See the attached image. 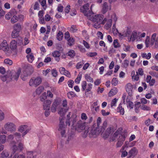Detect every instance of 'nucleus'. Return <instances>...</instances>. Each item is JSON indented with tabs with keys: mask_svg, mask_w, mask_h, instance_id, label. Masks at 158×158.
I'll return each mask as SVG.
<instances>
[{
	"mask_svg": "<svg viewBox=\"0 0 158 158\" xmlns=\"http://www.w3.org/2000/svg\"><path fill=\"white\" fill-rule=\"evenodd\" d=\"M47 98V96L45 92L43 93L42 95L40 97V100L42 102H43Z\"/></svg>",
	"mask_w": 158,
	"mask_h": 158,
	"instance_id": "obj_44",
	"label": "nucleus"
},
{
	"mask_svg": "<svg viewBox=\"0 0 158 158\" xmlns=\"http://www.w3.org/2000/svg\"><path fill=\"white\" fill-rule=\"evenodd\" d=\"M26 57L28 61L31 63H32L34 60V57L33 53H31L30 54L27 55Z\"/></svg>",
	"mask_w": 158,
	"mask_h": 158,
	"instance_id": "obj_22",
	"label": "nucleus"
},
{
	"mask_svg": "<svg viewBox=\"0 0 158 158\" xmlns=\"http://www.w3.org/2000/svg\"><path fill=\"white\" fill-rule=\"evenodd\" d=\"M0 47L4 51H7L8 50L9 47L6 40H3L0 45Z\"/></svg>",
	"mask_w": 158,
	"mask_h": 158,
	"instance_id": "obj_9",
	"label": "nucleus"
},
{
	"mask_svg": "<svg viewBox=\"0 0 158 158\" xmlns=\"http://www.w3.org/2000/svg\"><path fill=\"white\" fill-rule=\"evenodd\" d=\"M81 75H80V76L79 77H78L76 78L74 80L75 82L77 84L79 83H80L81 78Z\"/></svg>",
	"mask_w": 158,
	"mask_h": 158,
	"instance_id": "obj_61",
	"label": "nucleus"
},
{
	"mask_svg": "<svg viewBox=\"0 0 158 158\" xmlns=\"http://www.w3.org/2000/svg\"><path fill=\"white\" fill-rule=\"evenodd\" d=\"M132 78L133 80L135 81H138L139 80V77L138 72H136V74H134L132 77Z\"/></svg>",
	"mask_w": 158,
	"mask_h": 158,
	"instance_id": "obj_52",
	"label": "nucleus"
},
{
	"mask_svg": "<svg viewBox=\"0 0 158 158\" xmlns=\"http://www.w3.org/2000/svg\"><path fill=\"white\" fill-rule=\"evenodd\" d=\"M125 146H122L121 148L120 149V151L121 152V157H125L128 154V153L126 150H124Z\"/></svg>",
	"mask_w": 158,
	"mask_h": 158,
	"instance_id": "obj_26",
	"label": "nucleus"
},
{
	"mask_svg": "<svg viewBox=\"0 0 158 158\" xmlns=\"http://www.w3.org/2000/svg\"><path fill=\"white\" fill-rule=\"evenodd\" d=\"M68 110V109H65L63 107H59L58 110V113L60 116L59 118L60 124L58 130L60 131L62 137L64 136L65 133V126L64 124V116Z\"/></svg>",
	"mask_w": 158,
	"mask_h": 158,
	"instance_id": "obj_2",
	"label": "nucleus"
},
{
	"mask_svg": "<svg viewBox=\"0 0 158 158\" xmlns=\"http://www.w3.org/2000/svg\"><path fill=\"white\" fill-rule=\"evenodd\" d=\"M118 40H114L113 42V45L115 48L120 47L121 46L119 43L118 41Z\"/></svg>",
	"mask_w": 158,
	"mask_h": 158,
	"instance_id": "obj_46",
	"label": "nucleus"
},
{
	"mask_svg": "<svg viewBox=\"0 0 158 158\" xmlns=\"http://www.w3.org/2000/svg\"><path fill=\"white\" fill-rule=\"evenodd\" d=\"M10 75H8V74L4 75L2 77H1V79L3 81L5 82V81H7V82L8 81H10Z\"/></svg>",
	"mask_w": 158,
	"mask_h": 158,
	"instance_id": "obj_34",
	"label": "nucleus"
},
{
	"mask_svg": "<svg viewBox=\"0 0 158 158\" xmlns=\"http://www.w3.org/2000/svg\"><path fill=\"white\" fill-rule=\"evenodd\" d=\"M97 35L98 39L102 40L103 39V36L104 35V34H103L102 33L99 31L98 32Z\"/></svg>",
	"mask_w": 158,
	"mask_h": 158,
	"instance_id": "obj_59",
	"label": "nucleus"
},
{
	"mask_svg": "<svg viewBox=\"0 0 158 158\" xmlns=\"http://www.w3.org/2000/svg\"><path fill=\"white\" fill-rule=\"evenodd\" d=\"M21 25L19 23L15 24L14 27V30L12 33L13 38H16L19 36L20 31L21 29Z\"/></svg>",
	"mask_w": 158,
	"mask_h": 158,
	"instance_id": "obj_4",
	"label": "nucleus"
},
{
	"mask_svg": "<svg viewBox=\"0 0 158 158\" xmlns=\"http://www.w3.org/2000/svg\"><path fill=\"white\" fill-rule=\"evenodd\" d=\"M92 7L93 5H92L90 10L89 4V3H87L81 8V10L85 15L89 19L92 21L94 23L93 25L94 27L96 29L99 28L101 27V24H104L107 20V19L105 18L102 20L104 17L102 14L94 15L92 11Z\"/></svg>",
	"mask_w": 158,
	"mask_h": 158,
	"instance_id": "obj_1",
	"label": "nucleus"
},
{
	"mask_svg": "<svg viewBox=\"0 0 158 158\" xmlns=\"http://www.w3.org/2000/svg\"><path fill=\"white\" fill-rule=\"evenodd\" d=\"M40 3L41 5L43 7V9L44 10H45L47 7V6L46 5V0H42Z\"/></svg>",
	"mask_w": 158,
	"mask_h": 158,
	"instance_id": "obj_53",
	"label": "nucleus"
},
{
	"mask_svg": "<svg viewBox=\"0 0 158 158\" xmlns=\"http://www.w3.org/2000/svg\"><path fill=\"white\" fill-rule=\"evenodd\" d=\"M6 137L5 135H0V143H4L6 140Z\"/></svg>",
	"mask_w": 158,
	"mask_h": 158,
	"instance_id": "obj_31",
	"label": "nucleus"
},
{
	"mask_svg": "<svg viewBox=\"0 0 158 158\" xmlns=\"http://www.w3.org/2000/svg\"><path fill=\"white\" fill-rule=\"evenodd\" d=\"M9 155V154L7 151L3 150L0 154V158H7Z\"/></svg>",
	"mask_w": 158,
	"mask_h": 158,
	"instance_id": "obj_20",
	"label": "nucleus"
},
{
	"mask_svg": "<svg viewBox=\"0 0 158 158\" xmlns=\"http://www.w3.org/2000/svg\"><path fill=\"white\" fill-rule=\"evenodd\" d=\"M68 84L69 87L73 88L74 84V82L73 80H69L68 82Z\"/></svg>",
	"mask_w": 158,
	"mask_h": 158,
	"instance_id": "obj_50",
	"label": "nucleus"
},
{
	"mask_svg": "<svg viewBox=\"0 0 158 158\" xmlns=\"http://www.w3.org/2000/svg\"><path fill=\"white\" fill-rule=\"evenodd\" d=\"M112 24V19H109L107 21L106 23L105 24V28L106 30H108L111 28Z\"/></svg>",
	"mask_w": 158,
	"mask_h": 158,
	"instance_id": "obj_19",
	"label": "nucleus"
},
{
	"mask_svg": "<svg viewBox=\"0 0 158 158\" xmlns=\"http://www.w3.org/2000/svg\"><path fill=\"white\" fill-rule=\"evenodd\" d=\"M87 55L90 57H93L96 56L97 53L96 52H89L87 53Z\"/></svg>",
	"mask_w": 158,
	"mask_h": 158,
	"instance_id": "obj_56",
	"label": "nucleus"
},
{
	"mask_svg": "<svg viewBox=\"0 0 158 158\" xmlns=\"http://www.w3.org/2000/svg\"><path fill=\"white\" fill-rule=\"evenodd\" d=\"M12 16V15L11 13L9 12L6 15L5 18L6 19H9Z\"/></svg>",
	"mask_w": 158,
	"mask_h": 158,
	"instance_id": "obj_64",
	"label": "nucleus"
},
{
	"mask_svg": "<svg viewBox=\"0 0 158 158\" xmlns=\"http://www.w3.org/2000/svg\"><path fill=\"white\" fill-rule=\"evenodd\" d=\"M118 92L117 89L116 88H114L111 89L110 91L109 94L110 96H113L116 94Z\"/></svg>",
	"mask_w": 158,
	"mask_h": 158,
	"instance_id": "obj_30",
	"label": "nucleus"
},
{
	"mask_svg": "<svg viewBox=\"0 0 158 158\" xmlns=\"http://www.w3.org/2000/svg\"><path fill=\"white\" fill-rule=\"evenodd\" d=\"M34 153L33 151H28L27 152V155H28V157H29V158H34Z\"/></svg>",
	"mask_w": 158,
	"mask_h": 158,
	"instance_id": "obj_48",
	"label": "nucleus"
},
{
	"mask_svg": "<svg viewBox=\"0 0 158 158\" xmlns=\"http://www.w3.org/2000/svg\"><path fill=\"white\" fill-rule=\"evenodd\" d=\"M84 62L83 60L80 61L77 63L76 66V68L77 69H80L81 68L83 65L84 64Z\"/></svg>",
	"mask_w": 158,
	"mask_h": 158,
	"instance_id": "obj_37",
	"label": "nucleus"
},
{
	"mask_svg": "<svg viewBox=\"0 0 158 158\" xmlns=\"http://www.w3.org/2000/svg\"><path fill=\"white\" fill-rule=\"evenodd\" d=\"M118 81L116 78H114L111 81L112 85L114 86H116L118 84Z\"/></svg>",
	"mask_w": 158,
	"mask_h": 158,
	"instance_id": "obj_49",
	"label": "nucleus"
},
{
	"mask_svg": "<svg viewBox=\"0 0 158 158\" xmlns=\"http://www.w3.org/2000/svg\"><path fill=\"white\" fill-rule=\"evenodd\" d=\"M4 118V114L1 110H0V121H2Z\"/></svg>",
	"mask_w": 158,
	"mask_h": 158,
	"instance_id": "obj_63",
	"label": "nucleus"
},
{
	"mask_svg": "<svg viewBox=\"0 0 158 158\" xmlns=\"http://www.w3.org/2000/svg\"><path fill=\"white\" fill-rule=\"evenodd\" d=\"M52 55L55 58V60L59 62L60 60V53L59 51H54L52 53Z\"/></svg>",
	"mask_w": 158,
	"mask_h": 158,
	"instance_id": "obj_15",
	"label": "nucleus"
},
{
	"mask_svg": "<svg viewBox=\"0 0 158 158\" xmlns=\"http://www.w3.org/2000/svg\"><path fill=\"white\" fill-rule=\"evenodd\" d=\"M117 101V99L116 98L113 99L111 102V107H113V106H116V103Z\"/></svg>",
	"mask_w": 158,
	"mask_h": 158,
	"instance_id": "obj_47",
	"label": "nucleus"
},
{
	"mask_svg": "<svg viewBox=\"0 0 158 158\" xmlns=\"http://www.w3.org/2000/svg\"><path fill=\"white\" fill-rule=\"evenodd\" d=\"M67 95L68 98L71 99H72L73 97L77 96L76 94L74 92H73V91H69V92L67 94Z\"/></svg>",
	"mask_w": 158,
	"mask_h": 158,
	"instance_id": "obj_27",
	"label": "nucleus"
},
{
	"mask_svg": "<svg viewBox=\"0 0 158 158\" xmlns=\"http://www.w3.org/2000/svg\"><path fill=\"white\" fill-rule=\"evenodd\" d=\"M21 72V70L20 69H19L17 72L14 71H12L10 72V75H9L10 81L11 80H18V78L19 77Z\"/></svg>",
	"mask_w": 158,
	"mask_h": 158,
	"instance_id": "obj_6",
	"label": "nucleus"
},
{
	"mask_svg": "<svg viewBox=\"0 0 158 158\" xmlns=\"http://www.w3.org/2000/svg\"><path fill=\"white\" fill-rule=\"evenodd\" d=\"M92 84L91 83H89L88 84L87 89L85 90V95L88 92L90 91L92 88Z\"/></svg>",
	"mask_w": 158,
	"mask_h": 158,
	"instance_id": "obj_38",
	"label": "nucleus"
},
{
	"mask_svg": "<svg viewBox=\"0 0 158 158\" xmlns=\"http://www.w3.org/2000/svg\"><path fill=\"white\" fill-rule=\"evenodd\" d=\"M57 106V102L56 101H54L51 107V110L52 112H54L56 111Z\"/></svg>",
	"mask_w": 158,
	"mask_h": 158,
	"instance_id": "obj_28",
	"label": "nucleus"
},
{
	"mask_svg": "<svg viewBox=\"0 0 158 158\" xmlns=\"http://www.w3.org/2000/svg\"><path fill=\"white\" fill-rule=\"evenodd\" d=\"M131 33V31L129 29H127L126 32L122 34L121 33H119V35L120 37H129Z\"/></svg>",
	"mask_w": 158,
	"mask_h": 158,
	"instance_id": "obj_25",
	"label": "nucleus"
},
{
	"mask_svg": "<svg viewBox=\"0 0 158 158\" xmlns=\"http://www.w3.org/2000/svg\"><path fill=\"white\" fill-rule=\"evenodd\" d=\"M71 115V113L69 112L68 114L67 115V118H68V119H67L66 123L67 125H68L69 126H70V122L69 121V117Z\"/></svg>",
	"mask_w": 158,
	"mask_h": 158,
	"instance_id": "obj_55",
	"label": "nucleus"
},
{
	"mask_svg": "<svg viewBox=\"0 0 158 158\" xmlns=\"http://www.w3.org/2000/svg\"><path fill=\"white\" fill-rule=\"evenodd\" d=\"M141 56L143 58H146L147 60H149L152 56L151 53L148 52L147 54L146 53H141Z\"/></svg>",
	"mask_w": 158,
	"mask_h": 158,
	"instance_id": "obj_24",
	"label": "nucleus"
},
{
	"mask_svg": "<svg viewBox=\"0 0 158 158\" xmlns=\"http://www.w3.org/2000/svg\"><path fill=\"white\" fill-rule=\"evenodd\" d=\"M4 62L9 65H11L13 64V61L9 59H6L4 61Z\"/></svg>",
	"mask_w": 158,
	"mask_h": 158,
	"instance_id": "obj_54",
	"label": "nucleus"
},
{
	"mask_svg": "<svg viewBox=\"0 0 158 158\" xmlns=\"http://www.w3.org/2000/svg\"><path fill=\"white\" fill-rule=\"evenodd\" d=\"M81 85L82 87L81 90L82 91H85L86 89V87L87 85V83L85 81H83L81 83Z\"/></svg>",
	"mask_w": 158,
	"mask_h": 158,
	"instance_id": "obj_39",
	"label": "nucleus"
},
{
	"mask_svg": "<svg viewBox=\"0 0 158 158\" xmlns=\"http://www.w3.org/2000/svg\"><path fill=\"white\" fill-rule=\"evenodd\" d=\"M68 55L71 57H73L75 56V52L73 50H71L69 51L67 53Z\"/></svg>",
	"mask_w": 158,
	"mask_h": 158,
	"instance_id": "obj_40",
	"label": "nucleus"
},
{
	"mask_svg": "<svg viewBox=\"0 0 158 158\" xmlns=\"http://www.w3.org/2000/svg\"><path fill=\"white\" fill-rule=\"evenodd\" d=\"M12 148L14 152H16V151L20 152L23 149V144L20 143L18 144V146L15 145L13 146Z\"/></svg>",
	"mask_w": 158,
	"mask_h": 158,
	"instance_id": "obj_10",
	"label": "nucleus"
},
{
	"mask_svg": "<svg viewBox=\"0 0 158 158\" xmlns=\"http://www.w3.org/2000/svg\"><path fill=\"white\" fill-rule=\"evenodd\" d=\"M4 128L8 131L14 132L16 131V126L13 123L8 122L4 125Z\"/></svg>",
	"mask_w": 158,
	"mask_h": 158,
	"instance_id": "obj_7",
	"label": "nucleus"
},
{
	"mask_svg": "<svg viewBox=\"0 0 158 158\" xmlns=\"http://www.w3.org/2000/svg\"><path fill=\"white\" fill-rule=\"evenodd\" d=\"M85 78L88 82L92 83L93 82V78L91 77L90 75H89L88 74H85Z\"/></svg>",
	"mask_w": 158,
	"mask_h": 158,
	"instance_id": "obj_33",
	"label": "nucleus"
},
{
	"mask_svg": "<svg viewBox=\"0 0 158 158\" xmlns=\"http://www.w3.org/2000/svg\"><path fill=\"white\" fill-rule=\"evenodd\" d=\"M28 126L27 125H23L19 127V131L21 132H23L24 131H25L23 133V136L26 134L29 131V129H27Z\"/></svg>",
	"mask_w": 158,
	"mask_h": 158,
	"instance_id": "obj_14",
	"label": "nucleus"
},
{
	"mask_svg": "<svg viewBox=\"0 0 158 158\" xmlns=\"http://www.w3.org/2000/svg\"><path fill=\"white\" fill-rule=\"evenodd\" d=\"M126 137L124 135H119V139L116 143V146L117 148L120 147L123 144V142L125 140Z\"/></svg>",
	"mask_w": 158,
	"mask_h": 158,
	"instance_id": "obj_8",
	"label": "nucleus"
},
{
	"mask_svg": "<svg viewBox=\"0 0 158 158\" xmlns=\"http://www.w3.org/2000/svg\"><path fill=\"white\" fill-rule=\"evenodd\" d=\"M111 127L108 128L103 134V137L105 139L107 138L111 133Z\"/></svg>",
	"mask_w": 158,
	"mask_h": 158,
	"instance_id": "obj_23",
	"label": "nucleus"
},
{
	"mask_svg": "<svg viewBox=\"0 0 158 158\" xmlns=\"http://www.w3.org/2000/svg\"><path fill=\"white\" fill-rule=\"evenodd\" d=\"M25 156L23 154L19 155L18 153H16L13 158H25ZM8 158H10L9 157Z\"/></svg>",
	"mask_w": 158,
	"mask_h": 158,
	"instance_id": "obj_45",
	"label": "nucleus"
},
{
	"mask_svg": "<svg viewBox=\"0 0 158 158\" xmlns=\"http://www.w3.org/2000/svg\"><path fill=\"white\" fill-rule=\"evenodd\" d=\"M50 30L51 28L50 26H48L47 30L45 31L46 34L44 38V39H48V35L49 34V33H50Z\"/></svg>",
	"mask_w": 158,
	"mask_h": 158,
	"instance_id": "obj_36",
	"label": "nucleus"
},
{
	"mask_svg": "<svg viewBox=\"0 0 158 158\" xmlns=\"http://www.w3.org/2000/svg\"><path fill=\"white\" fill-rule=\"evenodd\" d=\"M57 72L56 69H54L52 70V74L53 76L54 77H56L57 76Z\"/></svg>",
	"mask_w": 158,
	"mask_h": 158,
	"instance_id": "obj_51",
	"label": "nucleus"
},
{
	"mask_svg": "<svg viewBox=\"0 0 158 158\" xmlns=\"http://www.w3.org/2000/svg\"><path fill=\"white\" fill-rule=\"evenodd\" d=\"M30 75L29 73L27 71H24L21 74V77L23 80L25 81L26 79V77Z\"/></svg>",
	"mask_w": 158,
	"mask_h": 158,
	"instance_id": "obj_21",
	"label": "nucleus"
},
{
	"mask_svg": "<svg viewBox=\"0 0 158 158\" xmlns=\"http://www.w3.org/2000/svg\"><path fill=\"white\" fill-rule=\"evenodd\" d=\"M139 35V33L137 34V31H133L131 35L130 36V40H137L138 38L139 39L140 37L138 35Z\"/></svg>",
	"mask_w": 158,
	"mask_h": 158,
	"instance_id": "obj_17",
	"label": "nucleus"
},
{
	"mask_svg": "<svg viewBox=\"0 0 158 158\" xmlns=\"http://www.w3.org/2000/svg\"><path fill=\"white\" fill-rule=\"evenodd\" d=\"M17 42L16 40H12L10 43V48L12 50L16 49L17 48Z\"/></svg>",
	"mask_w": 158,
	"mask_h": 158,
	"instance_id": "obj_18",
	"label": "nucleus"
},
{
	"mask_svg": "<svg viewBox=\"0 0 158 158\" xmlns=\"http://www.w3.org/2000/svg\"><path fill=\"white\" fill-rule=\"evenodd\" d=\"M134 86L131 83L127 84L126 87V91L129 95H131Z\"/></svg>",
	"mask_w": 158,
	"mask_h": 158,
	"instance_id": "obj_11",
	"label": "nucleus"
},
{
	"mask_svg": "<svg viewBox=\"0 0 158 158\" xmlns=\"http://www.w3.org/2000/svg\"><path fill=\"white\" fill-rule=\"evenodd\" d=\"M18 18L16 15H14L11 19V22L12 23H14L18 21Z\"/></svg>",
	"mask_w": 158,
	"mask_h": 158,
	"instance_id": "obj_42",
	"label": "nucleus"
},
{
	"mask_svg": "<svg viewBox=\"0 0 158 158\" xmlns=\"http://www.w3.org/2000/svg\"><path fill=\"white\" fill-rule=\"evenodd\" d=\"M41 82L42 79L40 77H33L30 80L29 84L31 86H34L35 87H37Z\"/></svg>",
	"mask_w": 158,
	"mask_h": 158,
	"instance_id": "obj_3",
	"label": "nucleus"
},
{
	"mask_svg": "<svg viewBox=\"0 0 158 158\" xmlns=\"http://www.w3.org/2000/svg\"><path fill=\"white\" fill-rule=\"evenodd\" d=\"M44 89V88L43 86H40L36 90V94L38 95H40L43 92Z\"/></svg>",
	"mask_w": 158,
	"mask_h": 158,
	"instance_id": "obj_29",
	"label": "nucleus"
},
{
	"mask_svg": "<svg viewBox=\"0 0 158 158\" xmlns=\"http://www.w3.org/2000/svg\"><path fill=\"white\" fill-rule=\"evenodd\" d=\"M117 110L118 112H120L121 114L122 115H123L124 113V108H122L120 104L118 106V107Z\"/></svg>",
	"mask_w": 158,
	"mask_h": 158,
	"instance_id": "obj_35",
	"label": "nucleus"
},
{
	"mask_svg": "<svg viewBox=\"0 0 158 158\" xmlns=\"http://www.w3.org/2000/svg\"><path fill=\"white\" fill-rule=\"evenodd\" d=\"M140 102L142 104H146L148 102V103L149 102V101H148L146 99L144 98H142L140 100Z\"/></svg>",
	"mask_w": 158,
	"mask_h": 158,
	"instance_id": "obj_58",
	"label": "nucleus"
},
{
	"mask_svg": "<svg viewBox=\"0 0 158 158\" xmlns=\"http://www.w3.org/2000/svg\"><path fill=\"white\" fill-rule=\"evenodd\" d=\"M137 150L136 148H132L128 152L129 156L127 158H133L137 154Z\"/></svg>",
	"mask_w": 158,
	"mask_h": 158,
	"instance_id": "obj_12",
	"label": "nucleus"
},
{
	"mask_svg": "<svg viewBox=\"0 0 158 158\" xmlns=\"http://www.w3.org/2000/svg\"><path fill=\"white\" fill-rule=\"evenodd\" d=\"M51 102L49 100H47L43 102V109L44 110L49 109Z\"/></svg>",
	"mask_w": 158,
	"mask_h": 158,
	"instance_id": "obj_16",
	"label": "nucleus"
},
{
	"mask_svg": "<svg viewBox=\"0 0 158 158\" xmlns=\"http://www.w3.org/2000/svg\"><path fill=\"white\" fill-rule=\"evenodd\" d=\"M102 130H100L99 129V128L97 127L95 128H94V127H92V129L90 131V132L89 133V135H96L100 133V132H102Z\"/></svg>",
	"mask_w": 158,
	"mask_h": 158,
	"instance_id": "obj_13",
	"label": "nucleus"
},
{
	"mask_svg": "<svg viewBox=\"0 0 158 158\" xmlns=\"http://www.w3.org/2000/svg\"><path fill=\"white\" fill-rule=\"evenodd\" d=\"M64 38L66 40H70L69 33L68 31H66L65 33Z\"/></svg>",
	"mask_w": 158,
	"mask_h": 158,
	"instance_id": "obj_57",
	"label": "nucleus"
},
{
	"mask_svg": "<svg viewBox=\"0 0 158 158\" xmlns=\"http://www.w3.org/2000/svg\"><path fill=\"white\" fill-rule=\"evenodd\" d=\"M85 122H83L81 120L78 121L74 127L76 131L80 132H81L85 128Z\"/></svg>",
	"mask_w": 158,
	"mask_h": 158,
	"instance_id": "obj_5",
	"label": "nucleus"
},
{
	"mask_svg": "<svg viewBox=\"0 0 158 158\" xmlns=\"http://www.w3.org/2000/svg\"><path fill=\"white\" fill-rule=\"evenodd\" d=\"M122 65L123 66V67L124 68H127L129 66V61L127 60H125L123 61V63H122Z\"/></svg>",
	"mask_w": 158,
	"mask_h": 158,
	"instance_id": "obj_43",
	"label": "nucleus"
},
{
	"mask_svg": "<svg viewBox=\"0 0 158 158\" xmlns=\"http://www.w3.org/2000/svg\"><path fill=\"white\" fill-rule=\"evenodd\" d=\"M70 30L72 32L74 33L77 31L74 25H72L70 28Z\"/></svg>",
	"mask_w": 158,
	"mask_h": 158,
	"instance_id": "obj_60",
	"label": "nucleus"
},
{
	"mask_svg": "<svg viewBox=\"0 0 158 158\" xmlns=\"http://www.w3.org/2000/svg\"><path fill=\"white\" fill-rule=\"evenodd\" d=\"M81 118L82 120H85L87 118V117L86 114L84 113H83L81 114Z\"/></svg>",
	"mask_w": 158,
	"mask_h": 158,
	"instance_id": "obj_62",
	"label": "nucleus"
},
{
	"mask_svg": "<svg viewBox=\"0 0 158 158\" xmlns=\"http://www.w3.org/2000/svg\"><path fill=\"white\" fill-rule=\"evenodd\" d=\"M63 34L61 31H59L57 35V40H62Z\"/></svg>",
	"mask_w": 158,
	"mask_h": 158,
	"instance_id": "obj_41",
	"label": "nucleus"
},
{
	"mask_svg": "<svg viewBox=\"0 0 158 158\" xmlns=\"http://www.w3.org/2000/svg\"><path fill=\"white\" fill-rule=\"evenodd\" d=\"M108 9V5L107 2H104L102 6V12L104 13L106 12Z\"/></svg>",
	"mask_w": 158,
	"mask_h": 158,
	"instance_id": "obj_32",
	"label": "nucleus"
}]
</instances>
